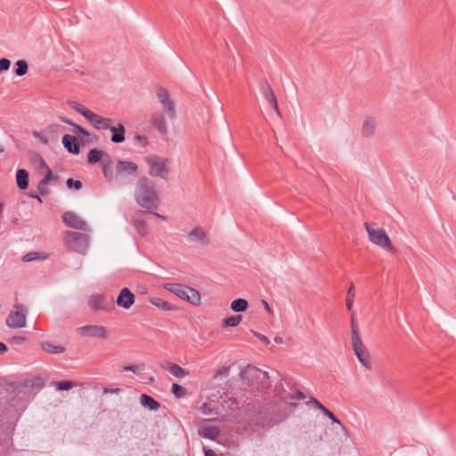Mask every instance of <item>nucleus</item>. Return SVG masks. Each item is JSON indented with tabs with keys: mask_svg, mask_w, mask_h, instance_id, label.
Listing matches in <instances>:
<instances>
[{
	"mask_svg": "<svg viewBox=\"0 0 456 456\" xmlns=\"http://www.w3.org/2000/svg\"><path fill=\"white\" fill-rule=\"evenodd\" d=\"M134 197L137 204L146 209L147 213L151 214L158 218L165 219L163 216L151 211V209L158 207L159 196L154 188L153 183L147 177L143 176L138 180Z\"/></svg>",
	"mask_w": 456,
	"mask_h": 456,
	"instance_id": "1",
	"label": "nucleus"
},
{
	"mask_svg": "<svg viewBox=\"0 0 456 456\" xmlns=\"http://www.w3.org/2000/svg\"><path fill=\"white\" fill-rule=\"evenodd\" d=\"M163 288L173 293L183 301L193 305H200L201 302L200 293L194 288L181 283H165Z\"/></svg>",
	"mask_w": 456,
	"mask_h": 456,
	"instance_id": "2",
	"label": "nucleus"
},
{
	"mask_svg": "<svg viewBox=\"0 0 456 456\" xmlns=\"http://www.w3.org/2000/svg\"><path fill=\"white\" fill-rule=\"evenodd\" d=\"M137 169L136 163L118 159L115 167V183L118 186L131 183Z\"/></svg>",
	"mask_w": 456,
	"mask_h": 456,
	"instance_id": "3",
	"label": "nucleus"
},
{
	"mask_svg": "<svg viewBox=\"0 0 456 456\" xmlns=\"http://www.w3.org/2000/svg\"><path fill=\"white\" fill-rule=\"evenodd\" d=\"M89 236L78 232H66L65 243L69 249L85 255L89 248Z\"/></svg>",
	"mask_w": 456,
	"mask_h": 456,
	"instance_id": "4",
	"label": "nucleus"
},
{
	"mask_svg": "<svg viewBox=\"0 0 456 456\" xmlns=\"http://www.w3.org/2000/svg\"><path fill=\"white\" fill-rule=\"evenodd\" d=\"M149 166V174L154 177L167 179L168 176V170L167 168V159L159 156L147 157L145 159Z\"/></svg>",
	"mask_w": 456,
	"mask_h": 456,
	"instance_id": "5",
	"label": "nucleus"
},
{
	"mask_svg": "<svg viewBox=\"0 0 456 456\" xmlns=\"http://www.w3.org/2000/svg\"><path fill=\"white\" fill-rule=\"evenodd\" d=\"M365 228L371 242L381 248H387L391 252H394L391 240L383 229H373L368 223H365Z\"/></svg>",
	"mask_w": 456,
	"mask_h": 456,
	"instance_id": "6",
	"label": "nucleus"
},
{
	"mask_svg": "<svg viewBox=\"0 0 456 456\" xmlns=\"http://www.w3.org/2000/svg\"><path fill=\"white\" fill-rule=\"evenodd\" d=\"M354 340L352 341L353 350L358 361L368 370L371 369V362L370 354L365 346L362 342L360 336L354 334Z\"/></svg>",
	"mask_w": 456,
	"mask_h": 456,
	"instance_id": "7",
	"label": "nucleus"
},
{
	"mask_svg": "<svg viewBox=\"0 0 456 456\" xmlns=\"http://www.w3.org/2000/svg\"><path fill=\"white\" fill-rule=\"evenodd\" d=\"M157 97L162 104L163 109L166 110L167 117L170 119H175L176 117V110L175 102L170 99L169 94L163 87H159L157 90Z\"/></svg>",
	"mask_w": 456,
	"mask_h": 456,
	"instance_id": "8",
	"label": "nucleus"
},
{
	"mask_svg": "<svg viewBox=\"0 0 456 456\" xmlns=\"http://www.w3.org/2000/svg\"><path fill=\"white\" fill-rule=\"evenodd\" d=\"M6 324L12 329L23 328L26 326V313L23 305H17L15 312H11L6 319Z\"/></svg>",
	"mask_w": 456,
	"mask_h": 456,
	"instance_id": "9",
	"label": "nucleus"
},
{
	"mask_svg": "<svg viewBox=\"0 0 456 456\" xmlns=\"http://www.w3.org/2000/svg\"><path fill=\"white\" fill-rule=\"evenodd\" d=\"M62 221L64 224L73 229L81 230L87 232L89 231V227L87 223L80 218L76 213L71 211H67L62 215Z\"/></svg>",
	"mask_w": 456,
	"mask_h": 456,
	"instance_id": "10",
	"label": "nucleus"
},
{
	"mask_svg": "<svg viewBox=\"0 0 456 456\" xmlns=\"http://www.w3.org/2000/svg\"><path fill=\"white\" fill-rule=\"evenodd\" d=\"M77 332L84 337L98 338L102 339L107 338V329L101 325L82 326L77 329Z\"/></svg>",
	"mask_w": 456,
	"mask_h": 456,
	"instance_id": "11",
	"label": "nucleus"
},
{
	"mask_svg": "<svg viewBox=\"0 0 456 456\" xmlns=\"http://www.w3.org/2000/svg\"><path fill=\"white\" fill-rule=\"evenodd\" d=\"M259 90L262 94L263 97L266 100V102L275 110V111L279 114V108L276 96L274 92L267 82V80H261L259 82Z\"/></svg>",
	"mask_w": 456,
	"mask_h": 456,
	"instance_id": "12",
	"label": "nucleus"
},
{
	"mask_svg": "<svg viewBox=\"0 0 456 456\" xmlns=\"http://www.w3.org/2000/svg\"><path fill=\"white\" fill-rule=\"evenodd\" d=\"M241 377L243 379H247L248 383L253 384L254 379H269L268 372L261 370L260 369L252 366L248 365L242 371H241Z\"/></svg>",
	"mask_w": 456,
	"mask_h": 456,
	"instance_id": "13",
	"label": "nucleus"
},
{
	"mask_svg": "<svg viewBox=\"0 0 456 456\" xmlns=\"http://www.w3.org/2000/svg\"><path fill=\"white\" fill-rule=\"evenodd\" d=\"M134 303V295L128 288H123L117 298V305L125 309H129Z\"/></svg>",
	"mask_w": 456,
	"mask_h": 456,
	"instance_id": "14",
	"label": "nucleus"
},
{
	"mask_svg": "<svg viewBox=\"0 0 456 456\" xmlns=\"http://www.w3.org/2000/svg\"><path fill=\"white\" fill-rule=\"evenodd\" d=\"M188 240L191 243H195L198 245L206 246L209 244V240L206 234V232L200 227L193 228L188 233Z\"/></svg>",
	"mask_w": 456,
	"mask_h": 456,
	"instance_id": "15",
	"label": "nucleus"
},
{
	"mask_svg": "<svg viewBox=\"0 0 456 456\" xmlns=\"http://www.w3.org/2000/svg\"><path fill=\"white\" fill-rule=\"evenodd\" d=\"M87 120L92 123L95 128L102 130H108L110 128V125L115 123L113 119L102 118L94 112H92Z\"/></svg>",
	"mask_w": 456,
	"mask_h": 456,
	"instance_id": "16",
	"label": "nucleus"
},
{
	"mask_svg": "<svg viewBox=\"0 0 456 456\" xmlns=\"http://www.w3.org/2000/svg\"><path fill=\"white\" fill-rule=\"evenodd\" d=\"M61 142L69 153L77 155L80 152V145L76 136L66 134L62 136Z\"/></svg>",
	"mask_w": 456,
	"mask_h": 456,
	"instance_id": "17",
	"label": "nucleus"
},
{
	"mask_svg": "<svg viewBox=\"0 0 456 456\" xmlns=\"http://www.w3.org/2000/svg\"><path fill=\"white\" fill-rule=\"evenodd\" d=\"M151 122L161 135L167 134V121L163 113H154L151 118Z\"/></svg>",
	"mask_w": 456,
	"mask_h": 456,
	"instance_id": "18",
	"label": "nucleus"
},
{
	"mask_svg": "<svg viewBox=\"0 0 456 456\" xmlns=\"http://www.w3.org/2000/svg\"><path fill=\"white\" fill-rule=\"evenodd\" d=\"M111 132V142L114 143H121L126 140V128L121 123H118L117 126L110 125L109 128Z\"/></svg>",
	"mask_w": 456,
	"mask_h": 456,
	"instance_id": "19",
	"label": "nucleus"
},
{
	"mask_svg": "<svg viewBox=\"0 0 456 456\" xmlns=\"http://www.w3.org/2000/svg\"><path fill=\"white\" fill-rule=\"evenodd\" d=\"M88 305L94 311L108 309V303L106 298L100 294L92 295L88 299Z\"/></svg>",
	"mask_w": 456,
	"mask_h": 456,
	"instance_id": "20",
	"label": "nucleus"
},
{
	"mask_svg": "<svg viewBox=\"0 0 456 456\" xmlns=\"http://www.w3.org/2000/svg\"><path fill=\"white\" fill-rule=\"evenodd\" d=\"M142 214L143 213L140 211L133 216V224L141 236H145L147 234V224L142 218Z\"/></svg>",
	"mask_w": 456,
	"mask_h": 456,
	"instance_id": "21",
	"label": "nucleus"
},
{
	"mask_svg": "<svg viewBox=\"0 0 456 456\" xmlns=\"http://www.w3.org/2000/svg\"><path fill=\"white\" fill-rule=\"evenodd\" d=\"M140 403L142 407L150 410V411H158L160 407V403L155 400L152 396L142 394L140 397Z\"/></svg>",
	"mask_w": 456,
	"mask_h": 456,
	"instance_id": "22",
	"label": "nucleus"
},
{
	"mask_svg": "<svg viewBox=\"0 0 456 456\" xmlns=\"http://www.w3.org/2000/svg\"><path fill=\"white\" fill-rule=\"evenodd\" d=\"M220 429L216 426H201L200 435L205 438L215 440L218 437Z\"/></svg>",
	"mask_w": 456,
	"mask_h": 456,
	"instance_id": "23",
	"label": "nucleus"
},
{
	"mask_svg": "<svg viewBox=\"0 0 456 456\" xmlns=\"http://www.w3.org/2000/svg\"><path fill=\"white\" fill-rule=\"evenodd\" d=\"M28 172L20 168L16 171V183L20 190H26L28 187Z\"/></svg>",
	"mask_w": 456,
	"mask_h": 456,
	"instance_id": "24",
	"label": "nucleus"
},
{
	"mask_svg": "<svg viewBox=\"0 0 456 456\" xmlns=\"http://www.w3.org/2000/svg\"><path fill=\"white\" fill-rule=\"evenodd\" d=\"M376 129V121L371 117H367L362 124V134L364 137H370L373 135Z\"/></svg>",
	"mask_w": 456,
	"mask_h": 456,
	"instance_id": "25",
	"label": "nucleus"
},
{
	"mask_svg": "<svg viewBox=\"0 0 456 456\" xmlns=\"http://www.w3.org/2000/svg\"><path fill=\"white\" fill-rule=\"evenodd\" d=\"M149 301L151 305L162 311H172L175 309V305L159 297H151Z\"/></svg>",
	"mask_w": 456,
	"mask_h": 456,
	"instance_id": "26",
	"label": "nucleus"
},
{
	"mask_svg": "<svg viewBox=\"0 0 456 456\" xmlns=\"http://www.w3.org/2000/svg\"><path fill=\"white\" fill-rule=\"evenodd\" d=\"M104 156V151L96 148L89 151L87 154V162L91 165L99 162Z\"/></svg>",
	"mask_w": 456,
	"mask_h": 456,
	"instance_id": "27",
	"label": "nucleus"
},
{
	"mask_svg": "<svg viewBox=\"0 0 456 456\" xmlns=\"http://www.w3.org/2000/svg\"><path fill=\"white\" fill-rule=\"evenodd\" d=\"M248 307V303L244 298H237L231 303V309L236 313L245 312Z\"/></svg>",
	"mask_w": 456,
	"mask_h": 456,
	"instance_id": "28",
	"label": "nucleus"
},
{
	"mask_svg": "<svg viewBox=\"0 0 456 456\" xmlns=\"http://www.w3.org/2000/svg\"><path fill=\"white\" fill-rule=\"evenodd\" d=\"M41 346L44 351L52 354H61L65 351V348L62 346H55L50 342H42Z\"/></svg>",
	"mask_w": 456,
	"mask_h": 456,
	"instance_id": "29",
	"label": "nucleus"
},
{
	"mask_svg": "<svg viewBox=\"0 0 456 456\" xmlns=\"http://www.w3.org/2000/svg\"><path fill=\"white\" fill-rule=\"evenodd\" d=\"M28 69V62L25 60H19L15 62L14 73L18 77L24 76Z\"/></svg>",
	"mask_w": 456,
	"mask_h": 456,
	"instance_id": "30",
	"label": "nucleus"
},
{
	"mask_svg": "<svg viewBox=\"0 0 456 456\" xmlns=\"http://www.w3.org/2000/svg\"><path fill=\"white\" fill-rule=\"evenodd\" d=\"M242 320V315L237 314L233 316H229L224 319L223 327H236L240 324Z\"/></svg>",
	"mask_w": 456,
	"mask_h": 456,
	"instance_id": "31",
	"label": "nucleus"
},
{
	"mask_svg": "<svg viewBox=\"0 0 456 456\" xmlns=\"http://www.w3.org/2000/svg\"><path fill=\"white\" fill-rule=\"evenodd\" d=\"M169 372L175 377L181 378L188 374V372L176 363H171L168 367Z\"/></svg>",
	"mask_w": 456,
	"mask_h": 456,
	"instance_id": "32",
	"label": "nucleus"
},
{
	"mask_svg": "<svg viewBox=\"0 0 456 456\" xmlns=\"http://www.w3.org/2000/svg\"><path fill=\"white\" fill-rule=\"evenodd\" d=\"M71 108L80 113L85 118H88L89 116L92 114V110L86 109L84 105L77 103V102H72L70 104Z\"/></svg>",
	"mask_w": 456,
	"mask_h": 456,
	"instance_id": "33",
	"label": "nucleus"
},
{
	"mask_svg": "<svg viewBox=\"0 0 456 456\" xmlns=\"http://www.w3.org/2000/svg\"><path fill=\"white\" fill-rule=\"evenodd\" d=\"M171 391L176 398H182L186 395V389L179 384L174 383Z\"/></svg>",
	"mask_w": 456,
	"mask_h": 456,
	"instance_id": "34",
	"label": "nucleus"
},
{
	"mask_svg": "<svg viewBox=\"0 0 456 456\" xmlns=\"http://www.w3.org/2000/svg\"><path fill=\"white\" fill-rule=\"evenodd\" d=\"M102 173L108 183H115V174L105 163L102 164Z\"/></svg>",
	"mask_w": 456,
	"mask_h": 456,
	"instance_id": "35",
	"label": "nucleus"
},
{
	"mask_svg": "<svg viewBox=\"0 0 456 456\" xmlns=\"http://www.w3.org/2000/svg\"><path fill=\"white\" fill-rule=\"evenodd\" d=\"M354 296H355L354 286V284H351V286L349 287V289L347 290V297L346 300V307L348 310H351L353 307Z\"/></svg>",
	"mask_w": 456,
	"mask_h": 456,
	"instance_id": "36",
	"label": "nucleus"
},
{
	"mask_svg": "<svg viewBox=\"0 0 456 456\" xmlns=\"http://www.w3.org/2000/svg\"><path fill=\"white\" fill-rule=\"evenodd\" d=\"M55 387L57 390L69 391L73 387V382L70 380H61L55 383Z\"/></svg>",
	"mask_w": 456,
	"mask_h": 456,
	"instance_id": "37",
	"label": "nucleus"
},
{
	"mask_svg": "<svg viewBox=\"0 0 456 456\" xmlns=\"http://www.w3.org/2000/svg\"><path fill=\"white\" fill-rule=\"evenodd\" d=\"M32 161L35 162V163L36 162L38 163V168L39 169L47 170V167H49V166L46 164V162L42 158V156L40 154H38V153H36L34 155V158L32 159Z\"/></svg>",
	"mask_w": 456,
	"mask_h": 456,
	"instance_id": "38",
	"label": "nucleus"
},
{
	"mask_svg": "<svg viewBox=\"0 0 456 456\" xmlns=\"http://www.w3.org/2000/svg\"><path fill=\"white\" fill-rule=\"evenodd\" d=\"M67 187L69 189L80 190L83 186L81 181L74 180L73 178H68L66 181Z\"/></svg>",
	"mask_w": 456,
	"mask_h": 456,
	"instance_id": "39",
	"label": "nucleus"
},
{
	"mask_svg": "<svg viewBox=\"0 0 456 456\" xmlns=\"http://www.w3.org/2000/svg\"><path fill=\"white\" fill-rule=\"evenodd\" d=\"M307 405L313 404L314 408L318 409L322 412L324 411L326 407H324L318 400H316L314 397L310 396L309 400L306 402Z\"/></svg>",
	"mask_w": 456,
	"mask_h": 456,
	"instance_id": "40",
	"label": "nucleus"
},
{
	"mask_svg": "<svg viewBox=\"0 0 456 456\" xmlns=\"http://www.w3.org/2000/svg\"><path fill=\"white\" fill-rule=\"evenodd\" d=\"M40 258V253L38 252H28L22 256L23 262H31L33 260Z\"/></svg>",
	"mask_w": 456,
	"mask_h": 456,
	"instance_id": "41",
	"label": "nucleus"
},
{
	"mask_svg": "<svg viewBox=\"0 0 456 456\" xmlns=\"http://www.w3.org/2000/svg\"><path fill=\"white\" fill-rule=\"evenodd\" d=\"M48 183L43 182V181H39L38 184H37V191H39V193L43 196L45 195H48L50 193V191L47 187Z\"/></svg>",
	"mask_w": 456,
	"mask_h": 456,
	"instance_id": "42",
	"label": "nucleus"
},
{
	"mask_svg": "<svg viewBox=\"0 0 456 456\" xmlns=\"http://www.w3.org/2000/svg\"><path fill=\"white\" fill-rule=\"evenodd\" d=\"M74 132L85 137H88L90 135V133L86 128L77 124L74 125Z\"/></svg>",
	"mask_w": 456,
	"mask_h": 456,
	"instance_id": "43",
	"label": "nucleus"
},
{
	"mask_svg": "<svg viewBox=\"0 0 456 456\" xmlns=\"http://www.w3.org/2000/svg\"><path fill=\"white\" fill-rule=\"evenodd\" d=\"M322 413L327 418H329L332 421V423L341 425V422L338 420V419L327 408L324 410V411H322Z\"/></svg>",
	"mask_w": 456,
	"mask_h": 456,
	"instance_id": "44",
	"label": "nucleus"
},
{
	"mask_svg": "<svg viewBox=\"0 0 456 456\" xmlns=\"http://www.w3.org/2000/svg\"><path fill=\"white\" fill-rule=\"evenodd\" d=\"M11 61L6 58L0 59V72L6 71L10 69Z\"/></svg>",
	"mask_w": 456,
	"mask_h": 456,
	"instance_id": "45",
	"label": "nucleus"
},
{
	"mask_svg": "<svg viewBox=\"0 0 456 456\" xmlns=\"http://www.w3.org/2000/svg\"><path fill=\"white\" fill-rule=\"evenodd\" d=\"M45 175L41 181L49 184V183L54 178L53 171L50 167H47V170H45Z\"/></svg>",
	"mask_w": 456,
	"mask_h": 456,
	"instance_id": "46",
	"label": "nucleus"
},
{
	"mask_svg": "<svg viewBox=\"0 0 456 456\" xmlns=\"http://www.w3.org/2000/svg\"><path fill=\"white\" fill-rule=\"evenodd\" d=\"M200 411L205 414V415H210L213 413V409L212 407L210 406V404L207 403H204L201 406H200Z\"/></svg>",
	"mask_w": 456,
	"mask_h": 456,
	"instance_id": "47",
	"label": "nucleus"
},
{
	"mask_svg": "<svg viewBox=\"0 0 456 456\" xmlns=\"http://www.w3.org/2000/svg\"><path fill=\"white\" fill-rule=\"evenodd\" d=\"M123 371H132L134 373H139L142 369L138 365H126L122 369Z\"/></svg>",
	"mask_w": 456,
	"mask_h": 456,
	"instance_id": "48",
	"label": "nucleus"
},
{
	"mask_svg": "<svg viewBox=\"0 0 456 456\" xmlns=\"http://www.w3.org/2000/svg\"><path fill=\"white\" fill-rule=\"evenodd\" d=\"M134 140L135 142H138V143L142 144V146H146V144L148 142L147 137L144 135H140V134H136L134 137Z\"/></svg>",
	"mask_w": 456,
	"mask_h": 456,
	"instance_id": "49",
	"label": "nucleus"
},
{
	"mask_svg": "<svg viewBox=\"0 0 456 456\" xmlns=\"http://www.w3.org/2000/svg\"><path fill=\"white\" fill-rule=\"evenodd\" d=\"M351 333H352V341H353L354 338L355 336L354 334L359 335L358 331L356 330V322H355V318L354 315H352V318H351Z\"/></svg>",
	"mask_w": 456,
	"mask_h": 456,
	"instance_id": "50",
	"label": "nucleus"
},
{
	"mask_svg": "<svg viewBox=\"0 0 456 456\" xmlns=\"http://www.w3.org/2000/svg\"><path fill=\"white\" fill-rule=\"evenodd\" d=\"M26 338L21 336H14L11 338V341L15 345H21L25 342Z\"/></svg>",
	"mask_w": 456,
	"mask_h": 456,
	"instance_id": "51",
	"label": "nucleus"
},
{
	"mask_svg": "<svg viewBox=\"0 0 456 456\" xmlns=\"http://www.w3.org/2000/svg\"><path fill=\"white\" fill-rule=\"evenodd\" d=\"M261 303H262V305H263V306H264V308H265V312H266L268 314H270V315L273 314V311L272 310V308L270 307V305H269V304H268V302H267L266 300L262 299V300H261Z\"/></svg>",
	"mask_w": 456,
	"mask_h": 456,
	"instance_id": "52",
	"label": "nucleus"
},
{
	"mask_svg": "<svg viewBox=\"0 0 456 456\" xmlns=\"http://www.w3.org/2000/svg\"><path fill=\"white\" fill-rule=\"evenodd\" d=\"M289 398L290 399H305V395L301 391H297V393L290 395Z\"/></svg>",
	"mask_w": 456,
	"mask_h": 456,
	"instance_id": "53",
	"label": "nucleus"
},
{
	"mask_svg": "<svg viewBox=\"0 0 456 456\" xmlns=\"http://www.w3.org/2000/svg\"><path fill=\"white\" fill-rule=\"evenodd\" d=\"M255 336L261 341L263 342L265 345H269L270 344V341L268 339L267 337L262 335V334H259V333H255Z\"/></svg>",
	"mask_w": 456,
	"mask_h": 456,
	"instance_id": "54",
	"label": "nucleus"
},
{
	"mask_svg": "<svg viewBox=\"0 0 456 456\" xmlns=\"http://www.w3.org/2000/svg\"><path fill=\"white\" fill-rule=\"evenodd\" d=\"M121 390L119 388H108L103 389L104 394H118Z\"/></svg>",
	"mask_w": 456,
	"mask_h": 456,
	"instance_id": "55",
	"label": "nucleus"
},
{
	"mask_svg": "<svg viewBox=\"0 0 456 456\" xmlns=\"http://www.w3.org/2000/svg\"><path fill=\"white\" fill-rule=\"evenodd\" d=\"M33 136L36 137V138H38L40 140V142H43L44 144L47 143V140L45 138L42 137L40 133H38L37 131H34L33 132Z\"/></svg>",
	"mask_w": 456,
	"mask_h": 456,
	"instance_id": "56",
	"label": "nucleus"
},
{
	"mask_svg": "<svg viewBox=\"0 0 456 456\" xmlns=\"http://www.w3.org/2000/svg\"><path fill=\"white\" fill-rule=\"evenodd\" d=\"M43 385V380L40 377H35L32 380V386H41Z\"/></svg>",
	"mask_w": 456,
	"mask_h": 456,
	"instance_id": "57",
	"label": "nucleus"
},
{
	"mask_svg": "<svg viewBox=\"0 0 456 456\" xmlns=\"http://www.w3.org/2000/svg\"><path fill=\"white\" fill-rule=\"evenodd\" d=\"M203 450L205 456H216V452L212 449L204 447Z\"/></svg>",
	"mask_w": 456,
	"mask_h": 456,
	"instance_id": "58",
	"label": "nucleus"
},
{
	"mask_svg": "<svg viewBox=\"0 0 456 456\" xmlns=\"http://www.w3.org/2000/svg\"><path fill=\"white\" fill-rule=\"evenodd\" d=\"M7 346L4 343L0 342V355H3L4 353L7 352Z\"/></svg>",
	"mask_w": 456,
	"mask_h": 456,
	"instance_id": "59",
	"label": "nucleus"
},
{
	"mask_svg": "<svg viewBox=\"0 0 456 456\" xmlns=\"http://www.w3.org/2000/svg\"><path fill=\"white\" fill-rule=\"evenodd\" d=\"M28 195V197H30L32 199H36L40 203H42V199H41V197L38 194H37L35 192H29Z\"/></svg>",
	"mask_w": 456,
	"mask_h": 456,
	"instance_id": "60",
	"label": "nucleus"
},
{
	"mask_svg": "<svg viewBox=\"0 0 456 456\" xmlns=\"http://www.w3.org/2000/svg\"><path fill=\"white\" fill-rule=\"evenodd\" d=\"M61 118V120L63 123H65V124H67V125H69V126H72L73 127H74V125H76L72 120H70V119H69V118H63V117H61V118Z\"/></svg>",
	"mask_w": 456,
	"mask_h": 456,
	"instance_id": "61",
	"label": "nucleus"
},
{
	"mask_svg": "<svg viewBox=\"0 0 456 456\" xmlns=\"http://www.w3.org/2000/svg\"><path fill=\"white\" fill-rule=\"evenodd\" d=\"M274 342L277 343V344L282 343V338H280V337H275L274 338Z\"/></svg>",
	"mask_w": 456,
	"mask_h": 456,
	"instance_id": "62",
	"label": "nucleus"
},
{
	"mask_svg": "<svg viewBox=\"0 0 456 456\" xmlns=\"http://www.w3.org/2000/svg\"><path fill=\"white\" fill-rule=\"evenodd\" d=\"M4 147L0 143V152H4Z\"/></svg>",
	"mask_w": 456,
	"mask_h": 456,
	"instance_id": "63",
	"label": "nucleus"
}]
</instances>
